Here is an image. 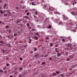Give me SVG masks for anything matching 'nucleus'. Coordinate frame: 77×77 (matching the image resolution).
Segmentation results:
<instances>
[{"instance_id": "f257e3e1", "label": "nucleus", "mask_w": 77, "mask_h": 77, "mask_svg": "<svg viewBox=\"0 0 77 77\" xmlns=\"http://www.w3.org/2000/svg\"><path fill=\"white\" fill-rule=\"evenodd\" d=\"M62 24H63V23L62 21L58 22V25H62Z\"/></svg>"}, {"instance_id": "f03ea898", "label": "nucleus", "mask_w": 77, "mask_h": 77, "mask_svg": "<svg viewBox=\"0 0 77 77\" xmlns=\"http://www.w3.org/2000/svg\"><path fill=\"white\" fill-rule=\"evenodd\" d=\"M54 10V9H53V7H51L49 8V10L51 11H53Z\"/></svg>"}, {"instance_id": "7ed1b4c3", "label": "nucleus", "mask_w": 77, "mask_h": 77, "mask_svg": "<svg viewBox=\"0 0 77 77\" xmlns=\"http://www.w3.org/2000/svg\"><path fill=\"white\" fill-rule=\"evenodd\" d=\"M61 56V54L60 53H57V56L58 57H60Z\"/></svg>"}, {"instance_id": "20e7f679", "label": "nucleus", "mask_w": 77, "mask_h": 77, "mask_svg": "<svg viewBox=\"0 0 77 77\" xmlns=\"http://www.w3.org/2000/svg\"><path fill=\"white\" fill-rule=\"evenodd\" d=\"M54 14H58V15H59V14H60V13H59V12H58L57 11H54Z\"/></svg>"}, {"instance_id": "39448f33", "label": "nucleus", "mask_w": 77, "mask_h": 77, "mask_svg": "<svg viewBox=\"0 0 77 77\" xmlns=\"http://www.w3.org/2000/svg\"><path fill=\"white\" fill-rule=\"evenodd\" d=\"M69 57L70 58V59H73V56H69Z\"/></svg>"}, {"instance_id": "423d86ee", "label": "nucleus", "mask_w": 77, "mask_h": 77, "mask_svg": "<svg viewBox=\"0 0 77 77\" xmlns=\"http://www.w3.org/2000/svg\"><path fill=\"white\" fill-rule=\"evenodd\" d=\"M7 69V67L6 66H5L3 69V70H6V69Z\"/></svg>"}, {"instance_id": "0eeeda50", "label": "nucleus", "mask_w": 77, "mask_h": 77, "mask_svg": "<svg viewBox=\"0 0 77 77\" xmlns=\"http://www.w3.org/2000/svg\"><path fill=\"white\" fill-rule=\"evenodd\" d=\"M38 56H39V54H37L35 55V57H38Z\"/></svg>"}, {"instance_id": "6e6552de", "label": "nucleus", "mask_w": 77, "mask_h": 77, "mask_svg": "<svg viewBox=\"0 0 77 77\" xmlns=\"http://www.w3.org/2000/svg\"><path fill=\"white\" fill-rule=\"evenodd\" d=\"M71 14L72 15H75V13L74 11H72L71 12Z\"/></svg>"}, {"instance_id": "1a4fd4ad", "label": "nucleus", "mask_w": 77, "mask_h": 77, "mask_svg": "<svg viewBox=\"0 0 77 77\" xmlns=\"http://www.w3.org/2000/svg\"><path fill=\"white\" fill-rule=\"evenodd\" d=\"M48 23H49V21H47V20L45 21V23L46 24H48Z\"/></svg>"}, {"instance_id": "9d476101", "label": "nucleus", "mask_w": 77, "mask_h": 77, "mask_svg": "<svg viewBox=\"0 0 77 77\" xmlns=\"http://www.w3.org/2000/svg\"><path fill=\"white\" fill-rule=\"evenodd\" d=\"M24 18H26V19H28L29 18V17L27 16H25L24 17Z\"/></svg>"}, {"instance_id": "9b49d317", "label": "nucleus", "mask_w": 77, "mask_h": 77, "mask_svg": "<svg viewBox=\"0 0 77 77\" xmlns=\"http://www.w3.org/2000/svg\"><path fill=\"white\" fill-rule=\"evenodd\" d=\"M75 66H76V65H74L73 66H71V68H74L75 67Z\"/></svg>"}, {"instance_id": "f8f14e48", "label": "nucleus", "mask_w": 77, "mask_h": 77, "mask_svg": "<svg viewBox=\"0 0 77 77\" xmlns=\"http://www.w3.org/2000/svg\"><path fill=\"white\" fill-rule=\"evenodd\" d=\"M1 51H3L2 53H4L6 51V50H4L3 49H2Z\"/></svg>"}, {"instance_id": "ddd939ff", "label": "nucleus", "mask_w": 77, "mask_h": 77, "mask_svg": "<svg viewBox=\"0 0 77 77\" xmlns=\"http://www.w3.org/2000/svg\"><path fill=\"white\" fill-rule=\"evenodd\" d=\"M67 46L68 47H71V44H69L67 45Z\"/></svg>"}, {"instance_id": "4468645a", "label": "nucleus", "mask_w": 77, "mask_h": 77, "mask_svg": "<svg viewBox=\"0 0 77 77\" xmlns=\"http://www.w3.org/2000/svg\"><path fill=\"white\" fill-rule=\"evenodd\" d=\"M20 22V20H18L16 22V23H19Z\"/></svg>"}, {"instance_id": "2eb2a0df", "label": "nucleus", "mask_w": 77, "mask_h": 77, "mask_svg": "<svg viewBox=\"0 0 77 77\" xmlns=\"http://www.w3.org/2000/svg\"><path fill=\"white\" fill-rule=\"evenodd\" d=\"M57 57V55H55L54 57V59H55V60H56V59H57V58H56V57Z\"/></svg>"}, {"instance_id": "dca6fc26", "label": "nucleus", "mask_w": 77, "mask_h": 77, "mask_svg": "<svg viewBox=\"0 0 77 77\" xmlns=\"http://www.w3.org/2000/svg\"><path fill=\"white\" fill-rule=\"evenodd\" d=\"M7 46H8V47H11V45H10V44L9 43L7 45Z\"/></svg>"}, {"instance_id": "f3484780", "label": "nucleus", "mask_w": 77, "mask_h": 77, "mask_svg": "<svg viewBox=\"0 0 77 77\" xmlns=\"http://www.w3.org/2000/svg\"><path fill=\"white\" fill-rule=\"evenodd\" d=\"M32 5H34V6H35V5H36V4H34V2H32Z\"/></svg>"}, {"instance_id": "a211bd4d", "label": "nucleus", "mask_w": 77, "mask_h": 77, "mask_svg": "<svg viewBox=\"0 0 77 77\" xmlns=\"http://www.w3.org/2000/svg\"><path fill=\"white\" fill-rule=\"evenodd\" d=\"M44 7L45 8H46V9H48V7H47V5H45L44 6Z\"/></svg>"}, {"instance_id": "6ab92c4d", "label": "nucleus", "mask_w": 77, "mask_h": 77, "mask_svg": "<svg viewBox=\"0 0 77 77\" xmlns=\"http://www.w3.org/2000/svg\"><path fill=\"white\" fill-rule=\"evenodd\" d=\"M7 6V4H6V3H5L4 5V8H5V7H6V6Z\"/></svg>"}, {"instance_id": "aec40b11", "label": "nucleus", "mask_w": 77, "mask_h": 77, "mask_svg": "<svg viewBox=\"0 0 77 77\" xmlns=\"http://www.w3.org/2000/svg\"><path fill=\"white\" fill-rule=\"evenodd\" d=\"M38 12L37 11H36L35 12V15H38Z\"/></svg>"}, {"instance_id": "412c9836", "label": "nucleus", "mask_w": 77, "mask_h": 77, "mask_svg": "<svg viewBox=\"0 0 77 77\" xmlns=\"http://www.w3.org/2000/svg\"><path fill=\"white\" fill-rule=\"evenodd\" d=\"M4 17H7V16H8V14H4Z\"/></svg>"}, {"instance_id": "4be33fe9", "label": "nucleus", "mask_w": 77, "mask_h": 77, "mask_svg": "<svg viewBox=\"0 0 77 77\" xmlns=\"http://www.w3.org/2000/svg\"><path fill=\"white\" fill-rule=\"evenodd\" d=\"M27 26L29 28V23L26 24Z\"/></svg>"}, {"instance_id": "5701e85b", "label": "nucleus", "mask_w": 77, "mask_h": 77, "mask_svg": "<svg viewBox=\"0 0 77 77\" xmlns=\"http://www.w3.org/2000/svg\"><path fill=\"white\" fill-rule=\"evenodd\" d=\"M37 51V49L36 48H34V51Z\"/></svg>"}, {"instance_id": "b1692460", "label": "nucleus", "mask_w": 77, "mask_h": 77, "mask_svg": "<svg viewBox=\"0 0 77 77\" xmlns=\"http://www.w3.org/2000/svg\"><path fill=\"white\" fill-rule=\"evenodd\" d=\"M0 12L1 13V14H3V11H2V10H0Z\"/></svg>"}, {"instance_id": "393cba45", "label": "nucleus", "mask_w": 77, "mask_h": 77, "mask_svg": "<svg viewBox=\"0 0 77 77\" xmlns=\"http://www.w3.org/2000/svg\"><path fill=\"white\" fill-rule=\"evenodd\" d=\"M34 38H36V40H38V37H37L36 36H35Z\"/></svg>"}, {"instance_id": "a878e982", "label": "nucleus", "mask_w": 77, "mask_h": 77, "mask_svg": "<svg viewBox=\"0 0 77 77\" xmlns=\"http://www.w3.org/2000/svg\"><path fill=\"white\" fill-rule=\"evenodd\" d=\"M60 75H61L62 77H64V75H63V74H61Z\"/></svg>"}, {"instance_id": "bb28decb", "label": "nucleus", "mask_w": 77, "mask_h": 77, "mask_svg": "<svg viewBox=\"0 0 77 77\" xmlns=\"http://www.w3.org/2000/svg\"><path fill=\"white\" fill-rule=\"evenodd\" d=\"M53 76H55V75H56V73H53Z\"/></svg>"}, {"instance_id": "cd10ccee", "label": "nucleus", "mask_w": 77, "mask_h": 77, "mask_svg": "<svg viewBox=\"0 0 77 77\" xmlns=\"http://www.w3.org/2000/svg\"><path fill=\"white\" fill-rule=\"evenodd\" d=\"M49 56L48 54H47V55H45V57H47V56Z\"/></svg>"}, {"instance_id": "c85d7f7f", "label": "nucleus", "mask_w": 77, "mask_h": 77, "mask_svg": "<svg viewBox=\"0 0 77 77\" xmlns=\"http://www.w3.org/2000/svg\"><path fill=\"white\" fill-rule=\"evenodd\" d=\"M70 60V58H68L66 60H67V61H69V60Z\"/></svg>"}, {"instance_id": "c756f323", "label": "nucleus", "mask_w": 77, "mask_h": 77, "mask_svg": "<svg viewBox=\"0 0 77 77\" xmlns=\"http://www.w3.org/2000/svg\"><path fill=\"white\" fill-rule=\"evenodd\" d=\"M0 72H3V70H0Z\"/></svg>"}, {"instance_id": "7c9ffc66", "label": "nucleus", "mask_w": 77, "mask_h": 77, "mask_svg": "<svg viewBox=\"0 0 77 77\" xmlns=\"http://www.w3.org/2000/svg\"><path fill=\"white\" fill-rule=\"evenodd\" d=\"M20 70H21V71H22V70H23V68L20 67Z\"/></svg>"}, {"instance_id": "2f4dec72", "label": "nucleus", "mask_w": 77, "mask_h": 77, "mask_svg": "<svg viewBox=\"0 0 77 77\" xmlns=\"http://www.w3.org/2000/svg\"><path fill=\"white\" fill-rule=\"evenodd\" d=\"M46 39H47V40H48V39H49V38H48V37H47L46 38Z\"/></svg>"}, {"instance_id": "473e14b6", "label": "nucleus", "mask_w": 77, "mask_h": 77, "mask_svg": "<svg viewBox=\"0 0 77 77\" xmlns=\"http://www.w3.org/2000/svg\"><path fill=\"white\" fill-rule=\"evenodd\" d=\"M38 34H39V33L38 32H37V33H35V35L37 36H38Z\"/></svg>"}, {"instance_id": "72a5a7b5", "label": "nucleus", "mask_w": 77, "mask_h": 77, "mask_svg": "<svg viewBox=\"0 0 77 77\" xmlns=\"http://www.w3.org/2000/svg\"><path fill=\"white\" fill-rule=\"evenodd\" d=\"M51 26L49 25V26H48V28L49 29H50V28H51Z\"/></svg>"}, {"instance_id": "f704fd0d", "label": "nucleus", "mask_w": 77, "mask_h": 77, "mask_svg": "<svg viewBox=\"0 0 77 77\" xmlns=\"http://www.w3.org/2000/svg\"><path fill=\"white\" fill-rule=\"evenodd\" d=\"M65 19L66 20H68V18L67 17H65Z\"/></svg>"}, {"instance_id": "c9c22d12", "label": "nucleus", "mask_w": 77, "mask_h": 77, "mask_svg": "<svg viewBox=\"0 0 77 77\" xmlns=\"http://www.w3.org/2000/svg\"><path fill=\"white\" fill-rule=\"evenodd\" d=\"M9 28V26H6V29H8Z\"/></svg>"}, {"instance_id": "e433bc0d", "label": "nucleus", "mask_w": 77, "mask_h": 77, "mask_svg": "<svg viewBox=\"0 0 77 77\" xmlns=\"http://www.w3.org/2000/svg\"><path fill=\"white\" fill-rule=\"evenodd\" d=\"M24 47H27V45H24Z\"/></svg>"}, {"instance_id": "4c0bfd02", "label": "nucleus", "mask_w": 77, "mask_h": 77, "mask_svg": "<svg viewBox=\"0 0 77 77\" xmlns=\"http://www.w3.org/2000/svg\"><path fill=\"white\" fill-rule=\"evenodd\" d=\"M22 76V75H21V74H20L19 75V77H21Z\"/></svg>"}, {"instance_id": "58836bf2", "label": "nucleus", "mask_w": 77, "mask_h": 77, "mask_svg": "<svg viewBox=\"0 0 77 77\" xmlns=\"http://www.w3.org/2000/svg\"><path fill=\"white\" fill-rule=\"evenodd\" d=\"M4 73H7V70H5L4 71Z\"/></svg>"}, {"instance_id": "ea45409f", "label": "nucleus", "mask_w": 77, "mask_h": 77, "mask_svg": "<svg viewBox=\"0 0 77 77\" xmlns=\"http://www.w3.org/2000/svg\"><path fill=\"white\" fill-rule=\"evenodd\" d=\"M9 65V63L7 64L6 66H8Z\"/></svg>"}, {"instance_id": "a19ab883", "label": "nucleus", "mask_w": 77, "mask_h": 77, "mask_svg": "<svg viewBox=\"0 0 77 77\" xmlns=\"http://www.w3.org/2000/svg\"><path fill=\"white\" fill-rule=\"evenodd\" d=\"M56 72L57 74H59V73L57 71H56Z\"/></svg>"}, {"instance_id": "79ce46f5", "label": "nucleus", "mask_w": 77, "mask_h": 77, "mask_svg": "<svg viewBox=\"0 0 77 77\" xmlns=\"http://www.w3.org/2000/svg\"><path fill=\"white\" fill-rule=\"evenodd\" d=\"M62 41H63V42H65V39H63Z\"/></svg>"}, {"instance_id": "37998d69", "label": "nucleus", "mask_w": 77, "mask_h": 77, "mask_svg": "<svg viewBox=\"0 0 77 77\" xmlns=\"http://www.w3.org/2000/svg\"><path fill=\"white\" fill-rule=\"evenodd\" d=\"M49 59L50 60H52V58H51V57H50Z\"/></svg>"}, {"instance_id": "c03bdc74", "label": "nucleus", "mask_w": 77, "mask_h": 77, "mask_svg": "<svg viewBox=\"0 0 77 77\" xmlns=\"http://www.w3.org/2000/svg\"><path fill=\"white\" fill-rule=\"evenodd\" d=\"M7 12H8V13H9V12H10V10H7Z\"/></svg>"}, {"instance_id": "a18cd8bd", "label": "nucleus", "mask_w": 77, "mask_h": 77, "mask_svg": "<svg viewBox=\"0 0 77 77\" xmlns=\"http://www.w3.org/2000/svg\"><path fill=\"white\" fill-rule=\"evenodd\" d=\"M58 45L57 44V45H55V46L56 47H57V46Z\"/></svg>"}, {"instance_id": "49530a36", "label": "nucleus", "mask_w": 77, "mask_h": 77, "mask_svg": "<svg viewBox=\"0 0 77 77\" xmlns=\"http://www.w3.org/2000/svg\"><path fill=\"white\" fill-rule=\"evenodd\" d=\"M16 9H18V10H19V8L18 7H16Z\"/></svg>"}, {"instance_id": "de8ad7c7", "label": "nucleus", "mask_w": 77, "mask_h": 77, "mask_svg": "<svg viewBox=\"0 0 77 77\" xmlns=\"http://www.w3.org/2000/svg\"><path fill=\"white\" fill-rule=\"evenodd\" d=\"M23 42H22V41H20L19 42V43H22Z\"/></svg>"}, {"instance_id": "09e8293b", "label": "nucleus", "mask_w": 77, "mask_h": 77, "mask_svg": "<svg viewBox=\"0 0 77 77\" xmlns=\"http://www.w3.org/2000/svg\"><path fill=\"white\" fill-rule=\"evenodd\" d=\"M26 15H28V16L29 15V13H27L26 14Z\"/></svg>"}, {"instance_id": "8fccbe9b", "label": "nucleus", "mask_w": 77, "mask_h": 77, "mask_svg": "<svg viewBox=\"0 0 77 77\" xmlns=\"http://www.w3.org/2000/svg\"><path fill=\"white\" fill-rule=\"evenodd\" d=\"M56 53H59V51H55Z\"/></svg>"}, {"instance_id": "3c124183", "label": "nucleus", "mask_w": 77, "mask_h": 77, "mask_svg": "<svg viewBox=\"0 0 77 77\" xmlns=\"http://www.w3.org/2000/svg\"><path fill=\"white\" fill-rule=\"evenodd\" d=\"M6 60H9V57H7L6 58Z\"/></svg>"}, {"instance_id": "603ef678", "label": "nucleus", "mask_w": 77, "mask_h": 77, "mask_svg": "<svg viewBox=\"0 0 77 77\" xmlns=\"http://www.w3.org/2000/svg\"><path fill=\"white\" fill-rule=\"evenodd\" d=\"M20 60H23V58H20Z\"/></svg>"}, {"instance_id": "864d4df0", "label": "nucleus", "mask_w": 77, "mask_h": 77, "mask_svg": "<svg viewBox=\"0 0 77 77\" xmlns=\"http://www.w3.org/2000/svg\"><path fill=\"white\" fill-rule=\"evenodd\" d=\"M8 17H9V16H11V15H10V14H9V13H8Z\"/></svg>"}, {"instance_id": "5fc2aeb1", "label": "nucleus", "mask_w": 77, "mask_h": 77, "mask_svg": "<svg viewBox=\"0 0 77 77\" xmlns=\"http://www.w3.org/2000/svg\"><path fill=\"white\" fill-rule=\"evenodd\" d=\"M20 32H23V30H20Z\"/></svg>"}, {"instance_id": "6e6d98bb", "label": "nucleus", "mask_w": 77, "mask_h": 77, "mask_svg": "<svg viewBox=\"0 0 77 77\" xmlns=\"http://www.w3.org/2000/svg\"><path fill=\"white\" fill-rule=\"evenodd\" d=\"M2 38V35H0V38Z\"/></svg>"}, {"instance_id": "4d7b16f0", "label": "nucleus", "mask_w": 77, "mask_h": 77, "mask_svg": "<svg viewBox=\"0 0 77 77\" xmlns=\"http://www.w3.org/2000/svg\"><path fill=\"white\" fill-rule=\"evenodd\" d=\"M74 3H75V4H76V3H77V2H76V1H74Z\"/></svg>"}, {"instance_id": "13d9d810", "label": "nucleus", "mask_w": 77, "mask_h": 77, "mask_svg": "<svg viewBox=\"0 0 77 77\" xmlns=\"http://www.w3.org/2000/svg\"><path fill=\"white\" fill-rule=\"evenodd\" d=\"M0 43H3V42L2 41H1L0 42Z\"/></svg>"}, {"instance_id": "bf43d9fd", "label": "nucleus", "mask_w": 77, "mask_h": 77, "mask_svg": "<svg viewBox=\"0 0 77 77\" xmlns=\"http://www.w3.org/2000/svg\"><path fill=\"white\" fill-rule=\"evenodd\" d=\"M10 77H13V76H12V75H10Z\"/></svg>"}, {"instance_id": "052dcab7", "label": "nucleus", "mask_w": 77, "mask_h": 77, "mask_svg": "<svg viewBox=\"0 0 77 77\" xmlns=\"http://www.w3.org/2000/svg\"><path fill=\"white\" fill-rule=\"evenodd\" d=\"M44 62H43V63H42V65H43V64H44Z\"/></svg>"}, {"instance_id": "680f3d73", "label": "nucleus", "mask_w": 77, "mask_h": 77, "mask_svg": "<svg viewBox=\"0 0 77 77\" xmlns=\"http://www.w3.org/2000/svg\"><path fill=\"white\" fill-rule=\"evenodd\" d=\"M14 36H15V35H17V34H14Z\"/></svg>"}, {"instance_id": "e2e57ef3", "label": "nucleus", "mask_w": 77, "mask_h": 77, "mask_svg": "<svg viewBox=\"0 0 77 77\" xmlns=\"http://www.w3.org/2000/svg\"><path fill=\"white\" fill-rule=\"evenodd\" d=\"M57 48H55V51H57Z\"/></svg>"}, {"instance_id": "0e129e2a", "label": "nucleus", "mask_w": 77, "mask_h": 77, "mask_svg": "<svg viewBox=\"0 0 77 77\" xmlns=\"http://www.w3.org/2000/svg\"><path fill=\"white\" fill-rule=\"evenodd\" d=\"M68 39H70V38L69 37H68Z\"/></svg>"}, {"instance_id": "69168bd1", "label": "nucleus", "mask_w": 77, "mask_h": 77, "mask_svg": "<svg viewBox=\"0 0 77 77\" xmlns=\"http://www.w3.org/2000/svg\"><path fill=\"white\" fill-rule=\"evenodd\" d=\"M29 41L31 42V41H32V39H29Z\"/></svg>"}, {"instance_id": "338daca9", "label": "nucleus", "mask_w": 77, "mask_h": 77, "mask_svg": "<svg viewBox=\"0 0 77 77\" xmlns=\"http://www.w3.org/2000/svg\"><path fill=\"white\" fill-rule=\"evenodd\" d=\"M11 31H9V33H11Z\"/></svg>"}, {"instance_id": "774afa93", "label": "nucleus", "mask_w": 77, "mask_h": 77, "mask_svg": "<svg viewBox=\"0 0 77 77\" xmlns=\"http://www.w3.org/2000/svg\"><path fill=\"white\" fill-rule=\"evenodd\" d=\"M41 1H42V2H44V0H42Z\"/></svg>"}]
</instances>
